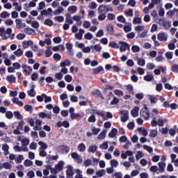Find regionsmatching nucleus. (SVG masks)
Masks as SVG:
<instances>
[{
    "instance_id": "473e14b6",
    "label": "nucleus",
    "mask_w": 178,
    "mask_h": 178,
    "mask_svg": "<svg viewBox=\"0 0 178 178\" xmlns=\"http://www.w3.org/2000/svg\"><path fill=\"white\" fill-rule=\"evenodd\" d=\"M144 80L145 81H152V80H154V76L151 75V74H148L144 76Z\"/></svg>"
},
{
    "instance_id": "0eeeda50",
    "label": "nucleus",
    "mask_w": 178,
    "mask_h": 178,
    "mask_svg": "<svg viewBox=\"0 0 178 178\" xmlns=\"http://www.w3.org/2000/svg\"><path fill=\"white\" fill-rule=\"evenodd\" d=\"M106 29L109 35H115V30L113 29V25L112 24H108Z\"/></svg>"
},
{
    "instance_id": "f8f14e48",
    "label": "nucleus",
    "mask_w": 178,
    "mask_h": 178,
    "mask_svg": "<svg viewBox=\"0 0 178 178\" xmlns=\"http://www.w3.org/2000/svg\"><path fill=\"white\" fill-rule=\"evenodd\" d=\"M12 101L13 104H16L17 105H18V106H23L24 105L23 102L19 100V98L17 97H14L13 99H12Z\"/></svg>"
},
{
    "instance_id": "423d86ee",
    "label": "nucleus",
    "mask_w": 178,
    "mask_h": 178,
    "mask_svg": "<svg viewBox=\"0 0 178 178\" xmlns=\"http://www.w3.org/2000/svg\"><path fill=\"white\" fill-rule=\"evenodd\" d=\"M159 165V172H157V175H159V173H163L165 172V168H166V163L164 161H161L158 164Z\"/></svg>"
},
{
    "instance_id": "5701e85b",
    "label": "nucleus",
    "mask_w": 178,
    "mask_h": 178,
    "mask_svg": "<svg viewBox=\"0 0 178 178\" xmlns=\"http://www.w3.org/2000/svg\"><path fill=\"white\" fill-rule=\"evenodd\" d=\"M97 149H98V146L95 145H90L88 148V152H92L94 154Z\"/></svg>"
},
{
    "instance_id": "412c9836",
    "label": "nucleus",
    "mask_w": 178,
    "mask_h": 178,
    "mask_svg": "<svg viewBox=\"0 0 178 178\" xmlns=\"http://www.w3.org/2000/svg\"><path fill=\"white\" fill-rule=\"evenodd\" d=\"M103 70H104V67L100 65L97 68L93 69V73L94 74H98L99 73H101V72H103Z\"/></svg>"
},
{
    "instance_id": "f3484780",
    "label": "nucleus",
    "mask_w": 178,
    "mask_h": 178,
    "mask_svg": "<svg viewBox=\"0 0 178 178\" xmlns=\"http://www.w3.org/2000/svg\"><path fill=\"white\" fill-rule=\"evenodd\" d=\"M138 133H142L144 137H147V136H148V131H147L145 128L143 129L142 127H139L138 128Z\"/></svg>"
},
{
    "instance_id": "39448f33",
    "label": "nucleus",
    "mask_w": 178,
    "mask_h": 178,
    "mask_svg": "<svg viewBox=\"0 0 178 178\" xmlns=\"http://www.w3.org/2000/svg\"><path fill=\"white\" fill-rule=\"evenodd\" d=\"M58 149H60V152H61L62 154H69V152L70 151V147L65 145H61L58 146Z\"/></svg>"
},
{
    "instance_id": "9b49d317",
    "label": "nucleus",
    "mask_w": 178,
    "mask_h": 178,
    "mask_svg": "<svg viewBox=\"0 0 178 178\" xmlns=\"http://www.w3.org/2000/svg\"><path fill=\"white\" fill-rule=\"evenodd\" d=\"M118 134V129L116 128H113L111 129V131L108 134V137L110 138H115L116 137V135Z\"/></svg>"
},
{
    "instance_id": "680f3d73",
    "label": "nucleus",
    "mask_w": 178,
    "mask_h": 178,
    "mask_svg": "<svg viewBox=\"0 0 178 178\" xmlns=\"http://www.w3.org/2000/svg\"><path fill=\"white\" fill-rule=\"evenodd\" d=\"M35 90L34 89H31L30 90H28V95L29 97H35Z\"/></svg>"
},
{
    "instance_id": "8fccbe9b",
    "label": "nucleus",
    "mask_w": 178,
    "mask_h": 178,
    "mask_svg": "<svg viewBox=\"0 0 178 178\" xmlns=\"http://www.w3.org/2000/svg\"><path fill=\"white\" fill-rule=\"evenodd\" d=\"M131 51L136 54L137 52H140V47L137 46V45H134L131 47Z\"/></svg>"
},
{
    "instance_id": "3c124183",
    "label": "nucleus",
    "mask_w": 178,
    "mask_h": 178,
    "mask_svg": "<svg viewBox=\"0 0 178 178\" xmlns=\"http://www.w3.org/2000/svg\"><path fill=\"white\" fill-rule=\"evenodd\" d=\"M171 70L172 72H174V73H178V65L174 64L171 66Z\"/></svg>"
},
{
    "instance_id": "79ce46f5",
    "label": "nucleus",
    "mask_w": 178,
    "mask_h": 178,
    "mask_svg": "<svg viewBox=\"0 0 178 178\" xmlns=\"http://www.w3.org/2000/svg\"><path fill=\"white\" fill-rule=\"evenodd\" d=\"M91 130L94 136H97L98 133L101 131V129L96 128L95 127H92Z\"/></svg>"
},
{
    "instance_id": "0e129e2a",
    "label": "nucleus",
    "mask_w": 178,
    "mask_h": 178,
    "mask_svg": "<svg viewBox=\"0 0 178 178\" xmlns=\"http://www.w3.org/2000/svg\"><path fill=\"white\" fill-rule=\"evenodd\" d=\"M108 46L111 47V48H119V45L115 42H111L108 44Z\"/></svg>"
},
{
    "instance_id": "bf43d9fd",
    "label": "nucleus",
    "mask_w": 178,
    "mask_h": 178,
    "mask_svg": "<svg viewBox=\"0 0 178 178\" xmlns=\"http://www.w3.org/2000/svg\"><path fill=\"white\" fill-rule=\"evenodd\" d=\"M24 166H28V167L33 166V161H31L29 159H26L24 161Z\"/></svg>"
},
{
    "instance_id": "6ab92c4d",
    "label": "nucleus",
    "mask_w": 178,
    "mask_h": 178,
    "mask_svg": "<svg viewBox=\"0 0 178 178\" xmlns=\"http://www.w3.org/2000/svg\"><path fill=\"white\" fill-rule=\"evenodd\" d=\"M33 41H31V40H28V41H24L23 42H22V47H24V48H29V47H30V45L31 46V45H33Z\"/></svg>"
},
{
    "instance_id": "5fc2aeb1",
    "label": "nucleus",
    "mask_w": 178,
    "mask_h": 178,
    "mask_svg": "<svg viewBox=\"0 0 178 178\" xmlns=\"http://www.w3.org/2000/svg\"><path fill=\"white\" fill-rule=\"evenodd\" d=\"M165 57L167 58V59H173V52L167 51L165 53Z\"/></svg>"
},
{
    "instance_id": "aec40b11",
    "label": "nucleus",
    "mask_w": 178,
    "mask_h": 178,
    "mask_svg": "<svg viewBox=\"0 0 178 178\" xmlns=\"http://www.w3.org/2000/svg\"><path fill=\"white\" fill-rule=\"evenodd\" d=\"M66 175L69 177H72V176L74 175V172H73V167H72V165H70V168L66 170Z\"/></svg>"
},
{
    "instance_id": "c85d7f7f",
    "label": "nucleus",
    "mask_w": 178,
    "mask_h": 178,
    "mask_svg": "<svg viewBox=\"0 0 178 178\" xmlns=\"http://www.w3.org/2000/svg\"><path fill=\"white\" fill-rule=\"evenodd\" d=\"M14 115L16 119H18V120H22V119H23V115L20 114L19 111H14Z\"/></svg>"
},
{
    "instance_id": "6e6552de",
    "label": "nucleus",
    "mask_w": 178,
    "mask_h": 178,
    "mask_svg": "<svg viewBox=\"0 0 178 178\" xmlns=\"http://www.w3.org/2000/svg\"><path fill=\"white\" fill-rule=\"evenodd\" d=\"M157 38L159 41H168V36L163 32L159 33Z\"/></svg>"
},
{
    "instance_id": "052dcab7",
    "label": "nucleus",
    "mask_w": 178,
    "mask_h": 178,
    "mask_svg": "<svg viewBox=\"0 0 178 178\" xmlns=\"http://www.w3.org/2000/svg\"><path fill=\"white\" fill-rule=\"evenodd\" d=\"M55 77L57 80H62V79H63V74H62V72L56 73Z\"/></svg>"
},
{
    "instance_id": "864d4df0",
    "label": "nucleus",
    "mask_w": 178,
    "mask_h": 178,
    "mask_svg": "<svg viewBox=\"0 0 178 178\" xmlns=\"http://www.w3.org/2000/svg\"><path fill=\"white\" fill-rule=\"evenodd\" d=\"M94 49L96 50L97 52H101V51H102V47H101V44H97L94 46Z\"/></svg>"
},
{
    "instance_id": "72a5a7b5",
    "label": "nucleus",
    "mask_w": 178,
    "mask_h": 178,
    "mask_svg": "<svg viewBox=\"0 0 178 178\" xmlns=\"http://www.w3.org/2000/svg\"><path fill=\"white\" fill-rule=\"evenodd\" d=\"M3 168L7 170L12 169V164H10L9 162H4L3 163Z\"/></svg>"
},
{
    "instance_id": "58836bf2",
    "label": "nucleus",
    "mask_w": 178,
    "mask_h": 178,
    "mask_svg": "<svg viewBox=\"0 0 178 178\" xmlns=\"http://www.w3.org/2000/svg\"><path fill=\"white\" fill-rule=\"evenodd\" d=\"M143 149L147 151V152H149V154H151V152L154 151V149L152 148V147L148 146L147 145H143Z\"/></svg>"
},
{
    "instance_id": "4be33fe9",
    "label": "nucleus",
    "mask_w": 178,
    "mask_h": 178,
    "mask_svg": "<svg viewBox=\"0 0 178 178\" xmlns=\"http://www.w3.org/2000/svg\"><path fill=\"white\" fill-rule=\"evenodd\" d=\"M162 26L163 27L164 30H169L172 27V25L169 22L163 21Z\"/></svg>"
},
{
    "instance_id": "9d476101",
    "label": "nucleus",
    "mask_w": 178,
    "mask_h": 178,
    "mask_svg": "<svg viewBox=\"0 0 178 178\" xmlns=\"http://www.w3.org/2000/svg\"><path fill=\"white\" fill-rule=\"evenodd\" d=\"M63 166H65V162L60 161L57 165H56V169L58 170V172H61V170H63Z\"/></svg>"
},
{
    "instance_id": "7ed1b4c3",
    "label": "nucleus",
    "mask_w": 178,
    "mask_h": 178,
    "mask_svg": "<svg viewBox=\"0 0 178 178\" xmlns=\"http://www.w3.org/2000/svg\"><path fill=\"white\" fill-rule=\"evenodd\" d=\"M120 115L121 122H122V123H126V122L129 120V111L123 110L120 111Z\"/></svg>"
},
{
    "instance_id": "de8ad7c7",
    "label": "nucleus",
    "mask_w": 178,
    "mask_h": 178,
    "mask_svg": "<svg viewBox=\"0 0 178 178\" xmlns=\"http://www.w3.org/2000/svg\"><path fill=\"white\" fill-rule=\"evenodd\" d=\"M22 19H15V23H16V27H17V29H22V26H20L21 25V24L22 23Z\"/></svg>"
},
{
    "instance_id": "37998d69",
    "label": "nucleus",
    "mask_w": 178,
    "mask_h": 178,
    "mask_svg": "<svg viewBox=\"0 0 178 178\" xmlns=\"http://www.w3.org/2000/svg\"><path fill=\"white\" fill-rule=\"evenodd\" d=\"M114 94L118 97H123L124 95L123 91L118 89L114 90Z\"/></svg>"
},
{
    "instance_id": "e2e57ef3",
    "label": "nucleus",
    "mask_w": 178,
    "mask_h": 178,
    "mask_svg": "<svg viewBox=\"0 0 178 178\" xmlns=\"http://www.w3.org/2000/svg\"><path fill=\"white\" fill-rule=\"evenodd\" d=\"M97 6H98V5H97L95 1H92L89 5L90 9H97Z\"/></svg>"
},
{
    "instance_id": "6e6d98bb",
    "label": "nucleus",
    "mask_w": 178,
    "mask_h": 178,
    "mask_svg": "<svg viewBox=\"0 0 178 178\" xmlns=\"http://www.w3.org/2000/svg\"><path fill=\"white\" fill-rule=\"evenodd\" d=\"M79 118H80V113H74L71 115L72 120H76V119H79Z\"/></svg>"
},
{
    "instance_id": "4c0bfd02",
    "label": "nucleus",
    "mask_w": 178,
    "mask_h": 178,
    "mask_svg": "<svg viewBox=\"0 0 178 178\" xmlns=\"http://www.w3.org/2000/svg\"><path fill=\"white\" fill-rule=\"evenodd\" d=\"M113 98V100L111 102V105H118L120 101L119 98L115 97V96H114Z\"/></svg>"
},
{
    "instance_id": "393cba45",
    "label": "nucleus",
    "mask_w": 178,
    "mask_h": 178,
    "mask_svg": "<svg viewBox=\"0 0 178 178\" xmlns=\"http://www.w3.org/2000/svg\"><path fill=\"white\" fill-rule=\"evenodd\" d=\"M106 8L107 6L105 5H100L98 8V13H102L103 12H106Z\"/></svg>"
},
{
    "instance_id": "a18cd8bd",
    "label": "nucleus",
    "mask_w": 178,
    "mask_h": 178,
    "mask_svg": "<svg viewBox=\"0 0 178 178\" xmlns=\"http://www.w3.org/2000/svg\"><path fill=\"white\" fill-rule=\"evenodd\" d=\"M24 159V157L23 155L19 154L18 155V157L15 159L16 163H22V161Z\"/></svg>"
},
{
    "instance_id": "f03ea898",
    "label": "nucleus",
    "mask_w": 178,
    "mask_h": 178,
    "mask_svg": "<svg viewBox=\"0 0 178 178\" xmlns=\"http://www.w3.org/2000/svg\"><path fill=\"white\" fill-rule=\"evenodd\" d=\"M119 44L121 45L120 47V52H124L126 51H129V52H130V44H129V43L120 41Z\"/></svg>"
},
{
    "instance_id": "774afa93",
    "label": "nucleus",
    "mask_w": 178,
    "mask_h": 178,
    "mask_svg": "<svg viewBox=\"0 0 178 178\" xmlns=\"http://www.w3.org/2000/svg\"><path fill=\"white\" fill-rule=\"evenodd\" d=\"M84 38H86V40H92V34L88 32L86 34H85Z\"/></svg>"
},
{
    "instance_id": "dca6fc26",
    "label": "nucleus",
    "mask_w": 178,
    "mask_h": 178,
    "mask_svg": "<svg viewBox=\"0 0 178 178\" xmlns=\"http://www.w3.org/2000/svg\"><path fill=\"white\" fill-rule=\"evenodd\" d=\"M92 95H97L99 97V98H102V99H104V96H102V92L99 90H96L92 92Z\"/></svg>"
},
{
    "instance_id": "7c9ffc66",
    "label": "nucleus",
    "mask_w": 178,
    "mask_h": 178,
    "mask_svg": "<svg viewBox=\"0 0 178 178\" xmlns=\"http://www.w3.org/2000/svg\"><path fill=\"white\" fill-rule=\"evenodd\" d=\"M78 149L80 152H84L86 151V145L84 143H80L78 146Z\"/></svg>"
},
{
    "instance_id": "ddd939ff",
    "label": "nucleus",
    "mask_w": 178,
    "mask_h": 178,
    "mask_svg": "<svg viewBox=\"0 0 178 178\" xmlns=\"http://www.w3.org/2000/svg\"><path fill=\"white\" fill-rule=\"evenodd\" d=\"M65 22L66 23H68L69 24H73V19H72V17L70 16V13H67L65 14Z\"/></svg>"
},
{
    "instance_id": "603ef678",
    "label": "nucleus",
    "mask_w": 178,
    "mask_h": 178,
    "mask_svg": "<svg viewBox=\"0 0 178 178\" xmlns=\"http://www.w3.org/2000/svg\"><path fill=\"white\" fill-rule=\"evenodd\" d=\"M53 58L54 60H60L62 59V56L58 53H56L54 54Z\"/></svg>"
},
{
    "instance_id": "c9c22d12",
    "label": "nucleus",
    "mask_w": 178,
    "mask_h": 178,
    "mask_svg": "<svg viewBox=\"0 0 178 178\" xmlns=\"http://www.w3.org/2000/svg\"><path fill=\"white\" fill-rule=\"evenodd\" d=\"M111 168H118L119 166V162L115 159H113L111 161Z\"/></svg>"
},
{
    "instance_id": "f704fd0d",
    "label": "nucleus",
    "mask_w": 178,
    "mask_h": 178,
    "mask_svg": "<svg viewBox=\"0 0 178 178\" xmlns=\"http://www.w3.org/2000/svg\"><path fill=\"white\" fill-rule=\"evenodd\" d=\"M38 145H40V149H47V148H48V145L42 141H39Z\"/></svg>"
},
{
    "instance_id": "f257e3e1",
    "label": "nucleus",
    "mask_w": 178,
    "mask_h": 178,
    "mask_svg": "<svg viewBox=\"0 0 178 178\" xmlns=\"http://www.w3.org/2000/svg\"><path fill=\"white\" fill-rule=\"evenodd\" d=\"M140 116L145 119V120H148L149 119V111H148V107L147 106L140 110Z\"/></svg>"
},
{
    "instance_id": "ea45409f",
    "label": "nucleus",
    "mask_w": 178,
    "mask_h": 178,
    "mask_svg": "<svg viewBox=\"0 0 178 178\" xmlns=\"http://www.w3.org/2000/svg\"><path fill=\"white\" fill-rule=\"evenodd\" d=\"M10 16V13H8L7 11H3L1 13V17L2 19H6V17H9Z\"/></svg>"
},
{
    "instance_id": "e433bc0d",
    "label": "nucleus",
    "mask_w": 178,
    "mask_h": 178,
    "mask_svg": "<svg viewBox=\"0 0 178 178\" xmlns=\"http://www.w3.org/2000/svg\"><path fill=\"white\" fill-rule=\"evenodd\" d=\"M88 122L89 123H95V122H97V118H95V115H92L91 116H90L88 119Z\"/></svg>"
},
{
    "instance_id": "4468645a",
    "label": "nucleus",
    "mask_w": 178,
    "mask_h": 178,
    "mask_svg": "<svg viewBox=\"0 0 178 178\" xmlns=\"http://www.w3.org/2000/svg\"><path fill=\"white\" fill-rule=\"evenodd\" d=\"M24 32L29 34V35H34V34H35V31L29 27L26 28Z\"/></svg>"
},
{
    "instance_id": "49530a36",
    "label": "nucleus",
    "mask_w": 178,
    "mask_h": 178,
    "mask_svg": "<svg viewBox=\"0 0 178 178\" xmlns=\"http://www.w3.org/2000/svg\"><path fill=\"white\" fill-rule=\"evenodd\" d=\"M101 15L98 16V19L100 21V22H102L104 20H105V19H106V13H100Z\"/></svg>"
},
{
    "instance_id": "2eb2a0df",
    "label": "nucleus",
    "mask_w": 178,
    "mask_h": 178,
    "mask_svg": "<svg viewBox=\"0 0 178 178\" xmlns=\"http://www.w3.org/2000/svg\"><path fill=\"white\" fill-rule=\"evenodd\" d=\"M156 136H158V130L152 129L150 131L149 134V137H150V138H155Z\"/></svg>"
},
{
    "instance_id": "bb28decb",
    "label": "nucleus",
    "mask_w": 178,
    "mask_h": 178,
    "mask_svg": "<svg viewBox=\"0 0 178 178\" xmlns=\"http://www.w3.org/2000/svg\"><path fill=\"white\" fill-rule=\"evenodd\" d=\"M68 12H71L72 14L76 13V12H77V6H70L68 8Z\"/></svg>"
},
{
    "instance_id": "c756f323",
    "label": "nucleus",
    "mask_w": 178,
    "mask_h": 178,
    "mask_svg": "<svg viewBox=\"0 0 178 178\" xmlns=\"http://www.w3.org/2000/svg\"><path fill=\"white\" fill-rule=\"evenodd\" d=\"M159 168L158 165H152L149 168V171L152 172V173H158Z\"/></svg>"
},
{
    "instance_id": "13d9d810",
    "label": "nucleus",
    "mask_w": 178,
    "mask_h": 178,
    "mask_svg": "<svg viewBox=\"0 0 178 178\" xmlns=\"http://www.w3.org/2000/svg\"><path fill=\"white\" fill-rule=\"evenodd\" d=\"M22 147H27V145L30 144V142L29 141L28 139L24 138L22 140Z\"/></svg>"
},
{
    "instance_id": "b1692460",
    "label": "nucleus",
    "mask_w": 178,
    "mask_h": 178,
    "mask_svg": "<svg viewBox=\"0 0 178 178\" xmlns=\"http://www.w3.org/2000/svg\"><path fill=\"white\" fill-rule=\"evenodd\" d=\"M6 80L8 81L9 83H16V76L13 75L8 76Z\"/></svg>"
},
{
    "instance_id": "69168bd1",
    "label": "nucleus",
    "mask_w": 178,
    "mask_h": 178,
    "mask_svg": "<svg viewBox=\"0 0 178 178\" xmlns=\"http://www.w3.org/2000/svg\"><path fill=\"white\" fill-rule=\"evenodd\" d=\"M6 117L7 119H12V118H13V113H12V111H6Z\"/></svg>"
},
{
    "instance_id": "a878e982",
    "label": "nucleus",
    "mask_w": 178,
    "mask_h": 178,
    "mask_svg": "<svg viewBox=\"0 0 178 178\" xmlns=\"http://www.w3.org/2000/svg\"><path fill=\"white\" fill-rule=\"evenodd\" d=\"M96 175L99 177H102V176H105V175H106V172L104 169L99 170L96 172Z\"/></svg>"
},
{
    "instance_id": "1a4fd4ad",
    "label": "nucleus",
    "mask_w": 178,
    "mask_h": 178,
    "mask_svg": "<svg viewBox=\"0 0 178 178\" xmlns=\"http://www.w3.org/2000/svg\"><path fill=\"white\" fill-rule=\"evenodd\" d=\"M138 111H140V107L135 106L134 109L131 111V115L133 118H138Z\"/></svg>"
},
{
    "instance_id": "cd10ccee",
    "label": "nucleus",
    "mask_w": 178,
    "mask_h": 178,
    "mask_svg": "<svg viewBox=\"0 0 178 178\" xmlns=\"http://www.w3.org/2000/svg\"><path fill=\"white\" fill-rule=\"evenodd\" d=\"M141 18L135 17L132 21L133 24H141Z\"/></svg>"
},
{
    "instance_id": "a19ab883",
    "label": "nucleus",
    "mask_w": 178,
    "mask_h": 178,
    "mask_svg": "<svg viewBox=\"0 0 178 178\" xmlns=\"http://www.w3.org/2000/svg\"><path fill=\"white\" fill-rule=\"evenodd\" d=\"M44 97H46V95L43 93L42 95H38L36 97V99L38 101V102H42V101L44 99Z\"/></svg>"
},
{
    "instance_id": "09e8293b",
    "label": "nucleus",
    "mask_w": 178,
    "mask_h": 178,
    "mask_svg": "<svg viewBox=\"0 0 178 178\" xmlns=\"http://www.w3.org/2000/svg\"><path fill=\"white\" fill-rule=\"evenodd\" d=\"M65 81H67V83H72L73 77L72 76V75L67 74L65 76Z\"/></svg>"
},
{
    "instance_id": "c03bdc74",
    "label": "nucleus",
    "mask_w": 178,
    "mask_h": 178,
    "mask_svg": "<svg viewBox=\"0 0 178 178\" xmlns=\"http://www.w3.org/2000/svg\"><path fill=\"white\" fill-rule=\"evenodd\" d=\"M14 54L19 58L23 55V51L22 49H18L17 50L14 51Z\"/></svg>"
},
{
    "instance_id": "338daca9",
    "label": "nucleus",
    "mask_w": 178,
    "mask_h": 178,
    "mask_svg": "<svg viewBox=\"0 0 178 178\" xmlns=\"http://www.w3.org/2000/svg\"><path fill=\"white\" fill-rule=\"evenodd\" d=\"M31 26L33 27V29H38V27H40V23L35 20L32 22Z\"/></svg>"
},
{
    "instance_id": "2f4dec72",
    "label": "nucleus",
    "mask_w": 178,
    "mask_h": 178,
    "mask_svg": "<svg viewBox=\"0 0 178 178\" xmlns=\"http://www.w3.org/2000/svg\"><path fill=\"white\" fill-rule=\"evenodd\" d=\"M45 26H49V27L54 26V21H52L51 19H47L44 21Z\"/></svg>"
},
{
    "instance_id": "4d7b16f0",
    "label": "nucleus",
    "mask_w": 178,
    "mask_h": 178,
    "mask_svg": "<svg viewBox=\"0 0 178 178\" xmlns=\"http://www.w3.org/2000/svg\"><path fill=\"white\" fill-rule=\"evenodd\" d=\"M118 22H120V23H126V19L123 15H120L117 18Z\"/></svg>"
},
{
    "instance_id": "a211bd4d",
    "label": "nucleus",
    "mask_w": 178,
    "mask_h": 178,
    "mask_svg": "<svg viewBox=\"0 0 178 178\" xmlns=\"http://www.w3.org/2000/svg\"><path fill=\"white\" fill-rule=\"evenodd\" d=\"M106 129H104L99 135H98V140H104L106 136Z\"/></svg>"
},
{
    "instance_id": "20e7f679",
    "label": "nucleus",
    "mask_w": 178,
    "mask_h": 178,
    "mask_svg": "<svg viewBox=\"0 0 178 178\" xmlns=\"http://www.w3.org/2000/svg\"><path fill=\"white\" fill-rule=\"evenodd\" d=\"M71 156L72 159H74L76 163H79V164L83 163V158H81V156H80L79 154H77V152H72L71 154Z\"/></svg>"
}]
</instances>
